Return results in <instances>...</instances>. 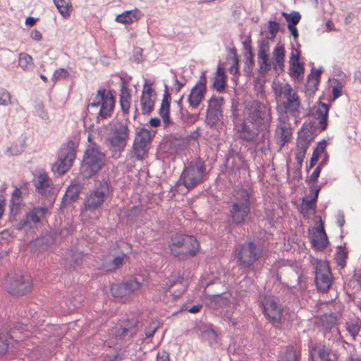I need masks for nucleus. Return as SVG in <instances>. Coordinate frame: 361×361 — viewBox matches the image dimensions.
<instances>
[{"label":"nucleus","mask_w":361,"mask_h":361,"mask_svg":"<svg viewBox=\"0 0 361 361\" xmlns=\"http://www.w3.org/2000/svg\"><path fill=\"white\" fill-rule=\"evenodd\" d=\"M271 121V107L255 100L247 104L244 121L235 124V129L242 139L251 141L261 130H267Z\"/></svg>","instance_id":"obj_1"},{"label":"nucleus","mask_w":361,"mask_h":361,"mask_svg":"<svg viewBox=\"0 0 361 361\" xmlns=\"http://www.w3.org/2000/svg\"><path fill=\"white\" fill-rule=\"evenodd\" d=\"M274 94L276 101V109L279 115H292L295 116L300 111V97L292 86L288 82L274 81L272 85Z\"/></svg>","instance_id":"obj_2"},{"label":"nucleus","mask_w":361,"mask_h":361,"mask_svg":"<svg viewBox=\"0 0 361 361\" xmlns=\"http://www.w3.org/2000/svg\"><path fill=\"white\" fill-rule=\"evenodd\" d=\"M109 193V185L106 181H101L86 196L81 216L83 220L93 223L102 214L104 202Z\"/></svg>","instance_id":"obj_3"},{"label":"nucleus","mask_w":361,"mask_h":361,"mask_svg":"<svg viewBox=\"0 0 361 361\" xmlns=\"http://www.w3.org/2000/svg\"><path fill=\"white\" fill-rule=\"evenodd\" d=\"M105 154L99 145L90 143L85 152L80 173L85 178L96 174L105 164Z\"/></svg>","instance_id":"obj_4"},{"label":"nucleus","mask_w":361,"mask_h":361,"mask_svg":"<svg viewBox=\"0 0 361 361\" xmlns=\"http://www.w3.org/2000/svg\"><path fill=\"white\" fill-rule=\"evenodd\" d=\"M250 212V202L247 190L244 188L234 190L229 212L232 222L236 224H243Z\"/></svg>","instance_id":"obj_5"},{"label":"nucleus","mask_w":361,"mask_h":361,"mask_svg":"<svg viewBox=\"0 0 361 361\" xmlns=\"http://www.w3.org/2000/svg\"><path fill=\"white\" fill-rule=\"evenodd\" d=\"M169 247L173 256L185 259L196 255L199 243L192 235H180L171 238Z\"/></svg>","instance_id":"obj_6"},{"label":"nucleus","mask_w":361,"mask_h":361,"mask_svg":"<svg viewBox=\"0 0 361 361\" xmlns=\"http://www.w3.org/2000/svg\"><path fill=\"white\" fill-rule=\"evenodd\" d=\"M109 128L106 140L111 149L114 152V156L118 157L126 146L129 129L127 125L118 121L111 123Z\"/></svg>","instance_id":"obj_7"},{"label":"nucleus","mask_w":361,"mask_h":361,"mask_svg":"<svg viewBox=\"0 0 361 361\" xmlns=\"http://www.w3.org/2000/svg\"><path fill=\"white\" fill-rule=\"evenodd\" d=\"M259 63L261 71L267 72L271 68L277 74L283 71L285 63V49L282 45L277 44L272 52V58L264 49H260L258 53Z\"/></svg>","instance_id":"obj_8"},{"label":"nucleus","mask_w":361,"mask_h":361,"mask_svg":"<svg viewBox=\"0 0 361 361\" xmlns=\"http://www.w3.org/2000/svg\"><path fill=\"white\" fill-rule=\"evenodd\" d=\"M114 104L115 100L111 92L102 89L97 92L93 102L89 104V107L98 109L97 119H104L111 115Z\"/></svg>","instance_id":"obj_9"},{"label":"nucleus","mask_w":361,"mask_h":361,"mask_svg":"<svg viewBox=\"0 0 361 361\" xmlns=\"http://www.w3.org/2000/svg\"><path fill=\"white\" fill-rule=\"evenodd\" d=\"M239 265L250 267L262 255V250L252 242H246L240 245L235 250Z\"/></svg>","instance_id":"obj_10"},{"label":"nucleus","mask_w":361,"mask_h":361,"mask_svg":"<svg viewBox=\"0 0 361 361\" xmlns=\"http://www.w3.org/2000/svg\"><path fill=\"white\" fill-rule=\"evenodd\" d=\"M204 166L200 161H194L186 166L180 176V181L187 188H191L202 181Z\"/></svg>","instance_id":"obj_11"},{"label":"nucleus","mask_w":361,"mask_h":361,"mask_svg":"<svg viewBox=\"0 0 361 361\" xmlns=\"http://www.w3.org/2000/svg\"><path fill=\"white\" fill-rule=\"evenodd\" d=\"M137 323V320L132 319L125 321L119 326H116L111 331L109 339L105 341L104 344L111 348L116 345L119 341L131 337L136 332Z\"/></svg>","instance_id":"obj_12"},{"label":"nucleus","mask_w":361,"mask_h":361,"mask_svg":"<svg viewBox=\"0 0 361 361\" xmlns=\"http://www.w3.org/2000/svg\"><path fill=\"white\" fill-rule=\"evenodd\" d=\"M207 103L205 122L210 128H216L223 118L225 100L222 97L212 96Z\"/></svg>","instance_id":"obj_13"},{"label":"nucleus","mask_w":361,"mask_h":361,"mask_svg":"<svg viewBox=\"0 0 361 361\" xmlns=\"http://www.w3.org/2000/svg\"><path fill=\"white\" fill-rule=\"evenodd\" d=\"M333 276L326 261L317 260L315 265V283L321 292L327 291L331 286Z\"/></svg>","instance_id":"obj_14"},{"label":"nucleus","mask_w":361,"mask_h":361,"mask_svg":"<svg viewBox=\"0 0 361 361\" xmlns=\"http://www.w3.org/2000/svg\"><path fill=\"white\" fill-rule=\"evenodd\" d=\"M142 282L137 279H132L124 283L113 284L111 288V295L121 302L130 298V295L140 289Z\"/></svg>","instance_id":"obj_15"},{"label":"nucleus","mask_w":361,"mask_h":361,"mask_svg":"<svg viewBox=\"0 0 361 361\" xmlns=\"http://www.w3.org/2000/svg\"><path fill=\"white\" fill-rule=\"evenodd\" d=\"M151 140L150 132L145 128L137 131L133 143L134 155L137 160L145 158Z\"/></svg>","instance_id":"obj_16"},{"label":"nucleus","mask_w":361,"mask_h":361,"mask_svg":"<svg viewBox=\"0 0 361 361\" xmlns=\"http://www.w3.org/2000/svg\"><path fill=\"white\" fill-rule=\"evenodd\" d=\"M35 187L38 192L51 202L58 192L52 180L44 172H39L35 179Z\"/></svg>","instance_id":"obj_17"},{"label":"nucleus","mask_w":361,"mask_h":361,"mask_svg":"<svg viewBox=\"0 0 361 361\" xmlns=\"http://www.w3.org/2000/svg\"><path fill=\"white\" fill-rule=\"evenodd\" d=\"M75 158V149L71 147L61 148L58 160L52 166V171L59 174L66 173L72 166Z\"/></svg>","instance_id":"obj_18"},{"label":"nucleus","mask_w":361,"mask_h":361,"mask_svg":"<svg viewBox=\"0 0 361 361\" xmlns=\"http://www.w3.org/2000/svg\"><path fill=\"white\" fill-rule=\"evenodd\" d=\"M32 282L29 276L9 277L8 291L13 295H23L31 290Z\"/></svg>","instance_id":"obj_19"},{"label":"nucleus","mask_w":361,"mask_h":361,"mask_svg":"<svg viewBox=\"0 0 361 361\" xmlns=\"http://www.w3.org/2000/svg\"><path fill=\"white\" fill-rule=\"evenodd\" d=\"M264 315L274 324L278 323L282 318V309L277 300L273 296H267L262 301Z\"/></svg>","instance_id":"obj_20"},{"label":"nucleus","mask_w":361,"mask_h":361,"mask_svg":"<svg viewBox=\"0 0 361 361\" xmlns=\"http://www.w3.org/2000/svg\"><path fill=\"white\" fill-rule=\"evenodd\" d=\"M279 123L276 129L275 137L279 149L290 142L292 137V128L288 121V116L279 115Z\"/></svg>","instance_id":"obj_21"},{"label":"nucleus","mask_w":361,"mask_h":361,"mask_svg":"<svg viewBox=\"0 0 361 361\" xmlns=\"http://www.w3.org/2000/svg\"><path fill=\"white\" fill-rule=\"evenodd\" d=\"M206 90V78L204 75H203L200 78V81L192 88L188 96V101L192 108H197L199 106L204 98Z\"/></svg>","instance_id":"obj_22"},{"label":"nucleus","mask_w":361,"mask_h":361,"mask_svg":"<svg viewBox=\"0 0 361 361\" xmlns=\"http://www.w3.org/2000/svg\"><path fill=\"white\" fill-rule=\"evenodd\" d=\"M155 94L152 88V84L145 82L140 98V104L144 114H149L153 109L155 102Z\"/></svg>","instance_id":"obj_23"},{"label":"nucleus","mask_w":361,"mask_h":361,"mask_svg":"<svg viewBox=\"0 0 361 361\" xmlns=\"http://www.w3.org/2000/svg\"><path fill=\"white\" fill-rule=\"evenodd\" d=\"M277 276L280 281L288 286L293 287L298 283L299 276L291 266H283L277 271Z\"/></svg>","instance_id":"obj_24"},{"label":"nucleus","mask_w":361,"mask_h":361,"mask_svg":"<svg viewBox=\"0 0 361 361\" xmlns=\"http://www.w3.org/2000/svg\"><path fill=\"white\" fill-rule=\"evenodd\" d=\"M311 243L312 247L317 250H322L328 245V239L322 226L314 229L312 236Z\"/></svg>","instance_id":"obj_25"},{"label":"nucleus","mask_w":361,"mask_h":361,"mask_svg":"<svg viewBox=\"0 0 361 361\" xmlns=\"http://www.w3.org/2000/svg\"><path fill=\"white\" fill-rule=\"evenodd\" d=\"M328 112V105L322 102L318 105L314 106L312 109V115L317 120H318L319 127L322 130H324L327 126Z\"/></svg>","instance_id":"obj_26"},{"label":"nucleus","mask_w":361,"mask_h":361,"mask_svg":"<svg viewBox=\"0 0 361 361\" xmlns=\"http://www.w3.org/2000/svg\"><path fill=\"white\" fill-rule=\"evenodd\" d=\"M128 257L126 254H121L115 256L111 259L105 260L101 265L100 269L104 271H111L122 267L127 261Z\"/></svg>","instance_id":"obj_27"},{"label":"nucleus","mask_w":361,"mask_h":361,"mask_svg":"<svg viewBox=\"0 0 361 361\" xmlns=\"http://www.w3.org/2000/svg\"><path fill=\"white\" fill-rule=\"evenodd\" d=\"M312 361H331L332 355L331 350L324 345H317L312 348Z\"/></svg>","instance_id":"obj_28"},{"label":"nucleus","mask_w":361,"mask_h":361,"mask_svg":"<svg viewBox=\"0 0 361 361\" xmlns=\"http://www.w3.org/2000/svg\"><path fill=\"white\" fill-rule=\"evenodd\" d=\"M165 88L166 91L159 109V115L162 118L164 126L166 127L172 124V121L169 118L170 95L167 90V86Z\"/></svg>","instance_id":"obj_29"},{"label":"nucleus","mask_w":361,"mask_h":361,"mask_svg":"<svg viewBox=\"0 0 361 361\" xmlns=\"http://www.w3.org/2000/svg\"><path fill=\"white\" fill-rule=\"evenodd\" d=\"M206 303L210 308L218 309L227 305L228 300L224 298L221 294H214L206 298Z\"/></svg>","instance_id":"obj_30"},{"label":"nucleus","mask_w":361,"mask_h":361,"mask_svg":"<svg viewBox=\"0 0 361 361\" xmlns=\"http://www.w3.org/2000/svg\"><path fill=\"white\" fill-rule=\"evenodd\" d=\"M139 18V11L137 9L126 11L116 16V20L120 23L128 24Z\"/></svg>","instance_id":"obj_31"},{"label":"nucleus","mask_w":361,"mask_h":361,"mask_svg":"<svg viewBox=\"0 0 361 361\" xmlns=\"http://www.w3.org/2000/svg\"><path fill=\"white\" fill-rule=\"evenodd\" d=\"M226 79L224 68L219 67L213 78V87L219 92H223L226 87Z\"/></svg>","instance_id":"obj_32"},{"label":"nucleus","mask_w":361,"mask_h":361,"mask_svg":"<svg viewBox=\"0 0 361 361\" xmlns=\"http://www.w3.org/2000/svg\"><path fill=\"white\" fill-rule=\"evenodd\" d=\"M54 2L63 18H67L70 16L73 10L71 0H54Z\"/></svg>","instance_id":"obj_33"},{"label":"nucleus","mask_w":361,"mask_h":361,"mask_svg":"<svg viewBox=\"0 0 361 361\" xmlns=\"http://www.w3.org/2000/svg\"><path fill=\"white\" fill-rule=\"evenodd\" d=\"M361 328V320L359 318L352 319L345 323V329L353 339L360 332Z\"/></svg>","instance_id":"obj_34"},{"label":"nucleus","mask_w":361,"mask_h":361,"mask_svg":"<svg viewBox=\"0 0 361 361\" xmlns=\"http://www.w3.org/2000/svg\"><path fill=\"white\" fill-rule=\"evenodd\" d=\"M47 212V209L44 207H35L27 216V221L37 223L42 219Z\"/></svg>","instance_id":"obj_35"},{"label":"nucleus","mask_w":361,"mask_h":361,"mask_svg":"<svg viewBox=\"0 0 361 361\" xmlns=\"http://www.w3.org/2000/svg\"><path fill=\"white\" fill-rule=\"evenodd\" d=\"M18 64L24 71H29L34 66L32 56L26 53H20L19 54Z\"/></svg>","instance_id":"obj_36"},{"label":"nucleus","mask_w":361,"mask_h":361,"mask_svg":"<svg viewBox=\"0 0 361 361\" xmlns=\"http://www.w3.org/2000/svg\"><path fill=\"white\" fill-rule=\"evenodd\" d=\"M298 353L293 347H288L285 353L282 354L279 361H299Z\"/></svg>","instance_id":"obj_37"},{"label":"nucleus","mask_w":361,"mask_h":361,"mask_svg":"<svg viewBox=\"0 0 361 361\" xmlns=\"http://www.w3.org/2000/svg\"><path fill=\"white\" fill-rule=\"evenodd\" d=\"M325 147H326V143L325 142H319L317 147L315 148V149L314 150V152L312 154V156L310 159V169L312 168L315 164L317 162L318 159H319V155L324 152V149H325Z\"/></svg>","instance_id":"obj_38"},{"label":"nucleus","mask_w":361,"mask_h":361,"mask_svg":"<svg viewBox=\"0 0 361 361\" xmlns=\"http://www.w3.org/2000/svg\"><path fill=\"white\" fill-rule=\"evenodd\" d=\"M319 189L315 190L314 196L310 200L304 201L302 204V210H307V212L313 213L316 207V200L319 193Z\"/></svg>","instance_id":"obj_39"},{"label":"nucleus","mask_w":361,"mask_h":361,"mask_svg":"<svg viewBox=\"0 0 361 361\" xmlns=\"http://www.w3.org/2000/svg\"><path fill=\"white\" fill-rule=\"evenodd\" d=\"M303 71L304 67L302 63L297 62L290 64V75L292 78H298Z\"/></svg>","instance_id":"obj_40"},{"label":"nucleus","mask_w":361,"mask_h":361,"mask_svg":"<svg viewBox=\"0 0 361 361\" xmlns=\"http://www.w3.org/2000/svg\"><path fill=\"white\" fill-rule=\"evenodd\" d=\"M282 15L289 23L293 25H297L301 18L300 14L296 11L290 13L283 12Z\"/></svg>","instance_id":"obj_41"},{"label":"nucleus","mask_w":361,"mask_h":361,"mask_svg":"<svg viewBox=\"0 0 361 361\" xmlns=\"http://www.w3.org/2000/svg\"><path fill=\"white\" fill-rule=\"evenodd\" d=\"M82 259V252H71L69 254V258L68 259V263L71 266H76L79 265Z\"/></svg>","instance_id":"obj_42"},{"label":"nucleus","mask_w":361,"mask_h":361,"mask_svg":"<svg viewBox=\"0 0 361 361\" xmlns=\"http://www.w3.org/2000/svg\"><path fill=\"white\" fill-rule=\"evenodd\" d=\"M310 139L300 136L298 140L297 149L306 152L310 146Z\"/></svg>","instance_id":"obj_43"},{"label":"nucleus","mask_w":361,"mask_h":361,"mask_svg":"<svg viewBox=\"0 0 361 361\" xmlns=\"http://www.w3.org/2000/svg\"><path fill=\"white\" fill-rule=\"evenodd\" d=\"M69 76V73L64 68H59L54 71L52 80L54 81L60 80L67 78Z\"/></svg>","instance_id":"obj_44"},{"label":"nucleus","mask_w":361,"mask_h":361,"mask_svg":"<svg viewBox=\"0 0 361 361\" xmlns=\"http://www.w3.org/2000/svg\"><path fill=\"white\" fill-rule=\"evenodd\" d=\"M11 103L10 93L4 89L0 88V105L7 106Z\"/></svg>","instance_id":"obj_45"},{"label":"nucleus","mask_w":361,"mask_h":361,"mask_svg":"<svg viewBox=\"0 0 361 361\" xmlns=\"http://www.w3.org/2000/svg\"><path fill=\"white\" fill-rule=\"evenodd\" d=\"M122 92V95L121 97V104L123 111H128L130 106V103L128 101L130 94L128 92L125 93L126 90L124 87H123Z\"/></svg>","instance_id":"obj_46"},{"label":"nucleus","mask_w":361,"mask_h":361,"mask_svg":"<svg viewBox=\"0 0 361 361\" xmlns=\"http://www.w3.org/2000/svg\"><path fill=\"white\" fill-rule=\"evenodd\" d=\"M268 30L270 33L269 39H274L279 30V25L275 21H269Z\"/></svg>","instance_id":"obj_47"},{"label":"nucleus","mask_w":361,"mask_h":361,"mask_svg":"<svg viewBox=\"0 0 361 361\" xmlns=\"http://www.w3.org/2000/svg\"><path fill=\"white\" fill-rule=\"evenodd\" d=\"M82 301L81 295H75L73 300H71V304L68 305L67 312L73 311L75 309L80 307Z\"/></svg>","instance_id":"obj_48"},{"label":"nucleus","mask_w":361,"mask_h":361,"mask_svg":"<svg viewBox=\"0 0 361 361\" xmlns=\"http://www.w3.org/2000/svg\"><path fill=\"white\" fill-rule=\"evenodd\" d=\"M8 348V336L0 334V355L6 352Z\"/></svg>","instance_id":"obj_49"},{"label":"nucleus","mask_w":361,"mask_h":361,"mask_svg":"<svg viewBox=\"0 0 361 361\" xmlns=\"http://www.w3.org/2000/svg\"><path fill=\"white\" fill-rule=\"evenodd\" d=\"M230 72L233 75H236L238 72V59L235 54L232 58V65L230 68Z\"/></svg>","instance_id":"obj_50"},{"label":"nucleus","mask_w":361,"mask_h":361,"mask_svg":"<svg viewBox=\"0 0 361 361\" xmlns=\"http://www.w3.org/2000/svg\"><path fill=\"white\" fill-rule=\"evenodd\" d=\"M306 152L297 149L295 159L300 167L302 166Z\"/></svg>","instance_id":"obj_51"},{"label":"nucleus","mask_w":361,"mask_h":361,"mask_svg":"<svg viewBox=\"0 0 361 361\" xmlns=\"http://www.w3.org/2000/svg\"><path fill=\"white\" fill-rule=\"evenodd\" d=\"M157 329V324L154 322L152 323L149 328L146 330L145 334L147 337H151L154 335Z\"/></svg>","instance_id":"obj_52"},{"label":"nucleus","mask_w":361,"mask_h":361,"mask_svg":"<svg viewBox=\"0 0 361 361\" xmlns=\"http://www.w3.org/2000/svg\"><path fill=\"white\" fill-rule=\"evenodd\" d=\"M321 172V167L320 166H318L315 168L313 173L310 176V181L312 183H315L317 180V178L319 176V173Z\"/></svg>","instance_id":"obj_53"},{"label":"nucleus","mask_w":361,"mask_h":361,"mask_svg":"<svg viewBox=\"0 0 361 361\" xmlns=\"http://www.w3.org/2000/svg\"><path fill=\"white\" fill-rule=\"evenodd\" d=\"M298 59H299V52H298V51L296 50V49L292 51L290 56V60H289L290 64L293 63L299 62Z\"/></svg>","instance_id":"obj_54"},{"label":"nucleus","mask_w":361,"mask_h":361,"mask_svg":"<svg viewBox=\"0 0 361 361\" xmlns=\"http://www.w3.org/2000/svg\"><path fill=\"white\" fill-rule=\"evenodd\" d=\"M30 37L34 39V40H36V41H39L42 39V34L39 32V31L37 30H33L31 32H30Z\"/></svg>","instance_id":"obj_55"},{"label":"nucleus","mask_w":361,"mask_h":361,"mask_svg":"<svg viewBox=\"0 0 361 361\" xmlns=\"http://www.w3.org/2000/svg\"><path fill=\"white\" fill-rule=\"evenodd\" d=\"M157 361H170L169 354L166 352L159 353L157 354Z\"/></svg>","instance_id":"obj_56"},{"label":"nucleus","mask_w":361,"mask_h":361,"mask_svg":"<svg viewBox=\"0 0 361 361\" xmlns=\"http://www.w3.org/2000/svg\"><path fill=\"white\" fill-rule=\"evenodd\" d=\"M288 28L290 31L292 35L295 39L298 38V32L296 28V27L293 25H291L290 23H288Z\"/></svg>","instance_id":"obj_57"},{"label":"nucleus","mask_w":361,"mask_h":361,"mask_svg":"<svg viewBox=\"0 0 361 361\" xmlns=\"http://www.w3.org/2000/svg\"><path fill=\"white\" fill-rule=\"evenodd\" d=\"M202 308V305H193L192 307H191L189 310H188V312H190V313H197L198 312H200V309Z\"/></svg>","instance_id":"obj_58"},{"label":"nucleus","mask_w":361,"mask_h":361,"mask_svg":"<svg viewBox=\"0 0 361 361\" xmlns=\"http://www.w3.org/2000/svg\"><path fill=\"white\" fill-rule=\"evenodd\" d=\"M160 120L157 118H152L149 121V123L152 127H157L160 125Z\"/></svg>","instance_id":"obj_59"},{"label":"nucleus","mask_w":361,"mask_h":361,"mask_svg":"<svg viewBox=\"0 0 361 361\" xmlns=\"http://www.w3.org/2000/svg\"><path fill=\"white\" fill-rule=\"evenodd\" d=\"M334 99H336L341 95V90L335 87L332 90Z\"/></svg>","instance_id":"obj_60"},{"label":"nucleus","mask_w":361,"mask_h":361,"mask_svg":"<svg viewBox=\"0 0 361 361\" xmlns=\"http://www.w3.org/2000/svg\"><path fill=\"white\" fill-rule=\"evenodd\" d=\"M339 257H341V259L338 262V264L339 266L343 267L345 266V260H344V259L345 257V253L342 252V253L339 254Z\"/></svg>","instance_id":"obj_61"},{"label":"nucleus","mask_w":361,"mask_h":361,"mask_svg":"<svg viewBox=\"0 0 361 361\" xmlns=\"http://www.w3.org/2000/svg\"><path fill=\"white\" fill-rule=\"evenodd\" d=\"M36 23V20L32 17H28L25 20V24L29 26L33 25Z\"/></svg>","instance_id":"obj_62"},{"label":"nucleus","mask_w":361,"mask_h":361,"mask_svg":"<svg viewBox=\"0 0 361 361\" xmlns=\"http://www.w3.org/2000/svg\"><path fill=\"white\" fill-rule=\"evenodd\" d=\"M46 243V247H47L48 240H45L44 238H39L36 240L35 245H44Z\"/></svg>","instance_id":"obj_63"},{"label":"nucleus","mask_w":361,"mask_h":361,"mask_svg":"<svg viewBox=\"0 0 361 361\" xmlns=\"http://www.w3.org/2000/svg\"><path fill=\"white\" fill-rule=\"evenodd\" d=\"M333 23L331 20H328L326 23V26L327 27V32H331V30H336L335 28L332 27Z\"/></svg>","instance_id":"obj_64"}]
</instances>
